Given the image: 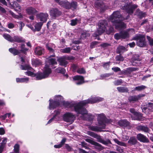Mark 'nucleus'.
I'll return each mask as SVG.
<instances>
[{"mask_svg":"<svg viewBox=\"0 0 153 153\" xmlns=\"http://www.w3.org/2000/svg\"><path fill=\"white\" fill-rule=\"evenodd\" d=\"M120 12L116 11L114 12L108 18V21L111 22L112 24L115 26L116 29L126 27V25L121 21L124 19H120Z\"/></svg>","mask_w":153,"mask_h":153,"instance_id":"obj_3","label":"nucleus"},{"mask_svg":"<svg viewBox=\"0 0 153 153\" xmlns=\"http://www.w3.org/2000/svg\"><path fill=\"white\" fill-rule=\"evenodd\" d=\"M126 51V48L122 46H119L117 48L116 51L117 53H123V52Z\"/></svg>","mask_w":153,"mask_h":153,"instance_id":"obj_28","label":"nucleus"},{"mask_svg":"<svg viewBox=\"0 0 153 153\" xmlns=\"http://www.w3.org/2000/svg\"><path fill=\"white\" fill-rule=\"evenodd\" d=\"M9 51L14 56L18 55L20 53V51L14 48H10L9 49Z\"/></svg>","mask_w":153,"mask_h":153,"instance_id":"obj_27","label":"nucleus"},{"mask_svg":"<svg viewBox=\"0 0 153 153\" xmlns=\"http://www.w3.org/2000/svg\"><path fill=\"white\" fill-rule=\"evenodd\" d=\"M29 81V78L27 77L25 78H17L16 81L17 82H25L27 83Z\"/></svg>","mask_w":153,"mask_h":153,"instance_id":"obj_32","label":"nucleus"},{"mask_svg":"<svg viewBox=\"0 0 153 153\" xmlns=\"http://www.w3.org/2000/svg\"><path fill=\"white\" fill-rule=\"evenodd\" d=\"M71 50V49L70 47H67L65 48L62 49L60 50V51L64 53H69Z\"/></svg>","mask_w":153,"mask_h":153,"instance_id":"obj_40","label":"nucleus"},{"mask_svg":"<svg viewBox=\"0 0 153 153\" xmlns=\"http://www.w3.org/2000/svg\"><path fill=\"white\" fill-rule=\"evenodd\" d=\"M94 6L100 9L101 11H103L106 9L102 1L100 0H98L95 1Z\"/></svg>","mask_w":153,"mask_h":153,"instance_id":"obj_15","label":"nucleus"},{"mask_svg":"<svg viewBox=\"0 0 153 153\" xmlns=\"http://www.w3.org/2000/svg\"><path fill=\"white\" fill-rule=\"evenodd\" d=\"M34 52L36 55L41 56L44 53V50L42 48L37 46L34 49Z\"/></svg>","mask_w":153,"mask_h":153,"instance_id":"obj_19","label":"nucleus"},{"mask_svg":"<svg viewBox=\"0 0 153 153\" xmlns=\"http://www.w3.org/2000/svg\"><path fill=\"white\" fill-rule=\"evenodd\" d=\"M0 12L2 13H6V11L3 7L0 6Z\"/></svg>","mask_w":153,"mask_h":153,"instance_id":"obj_62","label":"nucleus"},{"mask_svg":"<svg viewBox=\"0 0 153 153\" xmlns=\"http://www.w3.org/2000/svg\"><path fill=\"white\" fill-rule=\"evenodd\" d=\"M77 72L79 74H82L85 73V71L83 68H79L77 71Z\"/></svg>","mask_w":153,"mask_h":153,"instance_id":"obj_54","label":"nucleus"},{"mask_svg":"<svg viewBox=\"0 0 153 153\" xmlns=\"http://www.w3.org/2000/svg\"><path fill=\"white\" fill-rule=\"evenodd\" d=\"M97 120L99 125L100 127L92 126L90 127V129L91 130L96 132L102 131V129L105 128V123L108 122V121L103 114H101L98 115Z\"/></svg>","mask_w":153,"mask_h":153,"instance_id":"obj_4","label":"nucleus"},{"mask_svg":"<svg viewBox=\"0 0 153 153\" xmlns=\"http://www.w3.org/2000/svg\"><path fill=\"white\" fill-rule=\"evenodd\" d=\"M56 71L58 73L65 74V69L59 67L56 69Z\"/></svg>","mask_w":153,"mask_h":153,"instance_id":"obj_35","label":"nucleus"},{"mask_svg":"<svg viewBox=\"0 0 153 153\" xmlns=\"http://www.w3.org/2000/svg\"><path fill=\"white\" fill-rule=\"evenodd\" d=\"M56 100L53 101V100H49V109L50 110L53 109L60 105V102L62 99V97L60 95L57 96L55 97Z\"/></svg>","mask_w":153,"mask_h":153,"instance_id":"obj_6","label":"nucleus"},{"mask_svg":"<svg viewBox=\"0 0 153 153\" xmlns=\"http://www.w3.org/2000/svg\"><path fill=\"white\" fill-rule=\"evenodd\" d=\"M3 37L6 40L10 42H13V37L9 34H4L3 35Z\"/></svg>","mask_w":153,"mask_h":153,"instance_id":"obj_33","label":"nucleus"},{"mask_svg":"<svg viewBox=\"0 0 153 153\" xmlns=\"http://www.w3.org/2000/svg\"><path fill=\"white\" fill-rule=\"evenodd\" d=\"M128 139V137L127 136L123 135L122 137V140L124 141L127 140Z\"/></svg>","mask_w":153,"mask_h":153,"instance_id":"obj_64","label":"nucleus"},{"mask_svg":"<svg viewBox=\"0 0 153 153\" xmlns=\"http://www.w3.org/2000/svg\"><path fill=\"white\" fill-rule=\"evenodd\" d=\"M122 38L125 39L128 37L129 35L126 31H123L121 32Z\"/></svg>","mask_w":153,"mask_h":153,"instance_id":"obj_43","label":"nucleus"},{"mask_svg":"<svg viewBox=\"0 0 153 153\" xmlns=\"http://www.w3.org/2000/svg\"><path fill=\"white\" fill-rule=\"evenodd\" d=\"M85 140L86 142L91 143L92 145H94L95 146V148L99 151H100L103 150L104 148L101 144L95 142L91 139L87 138Z\"/></svg>","mask_w":153,"mask_h":153,"instance_id":"obj_11","label":"nucleus"},{"mask_svg":"<svg viewBox=\"0 0 153 153\" xmlns=\"http://www.w3.org/2000/svg\"><path fill=\"white\" fill-rule=\"evenodd\" d=\"M118 124L121 126L126 127L129 125V123L126 120L124 119L119 121Z\"/></svg>","mask_w":153,"mask_h":153,"instance_id":"obj_25","label":"nucleus"},{"mask_svg":"<svg viewBox=\"0 0 153 153\" xmlns=\"http://www.w3.org/2000/svg\"><path fill=\"white\" fill-rule=\"evenodd\" d=\"M137 129L139 131H142L144 132L148 133L150 131V129L147 126L139 125L137 127Z\"/></svg>","mask_w":153,"mask_h":153,"instance_id":"obj_24","label":"nucleus"},{"mask_svg":"<svg viewBox=\"0 0 153 153\" xmlns=\"http://www.w3.org/2000/svg\"><path fill=\"white\" fill-rule=\"evenodd\" d=\"M77 21L78 19H72L71 21L70 25L72 26H75L77 24Z\"/></svg>","mask_w":153,"mask_h":153,"instance_id":"obj_52","label":"nucleus"},{"mask_svg":"<svg viewBox=\"0 0 153 153\" xmlns=\"http://www.w3.org/2000/svg\"><path fill=\"white\" fill-rule=\"evenodd\" d=\"M137 140L140 142L145 143H148L149 139L144 135L141 134H138L137 135Z\"/></svg>","mask_w":153,"mask_h":153,"instance_id":"obj_17","label":"nucleus"},{"mask_svg":"<svg viewBox=\"0 0 153 153\" xmlns=\"http://www.w3.org/2000/svg\"><path fill=\"white\" fill-rule=\"evenodd\" d=\"M19 144H16L14 146V152L15 153H19Z\"/></svg>","mask_w":153,"mask_h":153,"instance_id":"obj_48","label":"nucleus"},{"mask_svg":"<svg viewBox=\"0 0 153 153\" xmlns=\"http://www.w3.org/2000/svg\"><path fill=\"white\" fill-rule=\"evenodd\" d=\"M59 4L61 6L66 9L71 8L70 4L69 2L66 1H61L59 2Z\"/></svg>","mask_w":153,"mask_h":153,"instance_id":"obj_22","label":"nucleus"},{"mask_svg":"<svg viewBox=\"0 0 153 153\" xmlns=\"http://www.w3.org/2000/svg\"><path fill=\"white\" fill-rule=\"evenodd\" d=\"M25 45L24 44H22L21 45V50H19L20 51V53L22 52L25 53V52L28 50V49L26 48L25 47Z\"/></svg>","mask_w":153,"mask_h":153,"instance_id":"obj_41","label":"nucleus"},{"mask_svg":"<svg viewBox=\"0 0 153 153\" xmlns=\"http://www.w3.org/2000/svg\"><path fill=\"white\" fill-rule=\"evenodd\" d=\"M48 62L51 65L56 64L57 62L56 61L55 59L53 58H51L48 60Z\"/></svg>","mask_w":153,"mask_h":153,"instance_id":"obj_50","label":"nucleus"},{"mask_svg":"<svg viewBox=\"0 0 153 153\" xmlns=\"http://www.w3.org/2000/svg\"><path fill=\"white\" fill-rule=\"evenodd\" d=\"M115 59L117 61H123L124 59L123 57L120 54L116 56Z\"/></svg>","mask_w":153,"mask_h":153,"instance_id":"obj_46","label":"nucleus"},{"mask_svg":"<svg viewBox=\"0 0 153 153\" xmlns=\"http://www.w3.org/2000/svg\"><path fill=\"white\" fill-rule=\"evenodd\" d=\"M43 23L42 22H38L35 25V31H40L41 28V27Z\"/></svg>","mask_w":153,"mask_h":153,"instance_id":"obj_31","label":"nucleus"},{"mask_svg":"<svg viewBox=\"0 0 153 153\" xmlns=\"http://www.w3.org/2000/svg\"><path fill=\"white\" fill-rule=\"evenodd\" d=\"M46 47L47 49L49 51L50 53H53L52 55H51V57H54L55 56V55L54 53V50L51 48L49 45H46Z\"/></svg>","mask_w":153,"mask_h":153,"instance_id":"obj_36","label":"nucleus"},{"mask_svg":"<svg viewBox=\"0 0 153 153\" xmlns=\"http://www.w3.org/2000/svg\"><path fill=\"white\" fill-rule=\"evenodd\" d=\"M7 142V138H4L2 141V142L1 143V146H3L4 147L5 145Z\"/></svg>","mask_w":153,"mask_h":153,"instance_id":"obj_59","label":"nucleus"},{"mask_svg":"<svg viewBox=\"0 0 153 153\" xmlns=\"http://www.w3.org/2000/svg\"><path fill=\"white\" fill-rule=\"evenodd\" d=\"M137 7V5L129 3L124 5L123 9L125 10L128 14H132L134 10Z\"/></svg>","mask_w":153,"mask_h":153,"instance_id":"obj_8","label":"nucleus"},{"mask_svg":"<svg viewBox=\"0 0 153 153\" xmlns=\"http://www.w3.org/2000/svg\"><path fill=\"white\" fill-rule=\"evenodd\" d=\"M89 36V34L88 33L87 34L85 33H83L81 34V37L82 39L85 38L87 36Z\"/></svg>","mask_w":153,"mask_h":153,"instance_id":"obj_60","label":"nucleus"},{"mask_svg":"<svg viewBox=\"0 0 153 153\" xmlns=\"http://www.w3.org/2000/svg\"><path fill=\"white\" fill-rule=\"evenodd\" d=\"M110 63V62H104L103 63V66L105 69H108L109 67Z\"/></svg>","mask_w":153,"mask_h":153,"instance_id":"obj_47","label":"nucleus"},{"mask_svg":"<svg viewBox=\"0 0 153 153\" xmlns=\"http://www.w3.org/2000/svg\"><path fill=\"white\" fill-rule=\"evenodd\" d=\"M134 40L137 41V45L140 47H143L146 45L144 36L142 35H137L134 38Z\"/></svg>","mask_w":153,"mask_h":153,"instance_id":"obj_7","label":"nucleus"},{"mask_svg":"<svg viewBox=\"0 0 153 153\" xmlns=\"http://www.w3.org/2000/svg\"><path fill=\"white\" fill-rule=\"evenodd\" d=\"M146 87L145 85H141L136 87L133 90V91H141L146 88Z\"/></svg>","mask_w":153,"mask_h":153,"instance_id":"obj_30","label":"nucleus"},{"mask_svg":"<svg viewBox=\"0 0 153 153\" xmlns=\"http://www.w3.org/2000/svg\"><path fill=\"white\" fill-rule=\"evenodd\" d=\"M11 6V8L14 9L16 11L20 12L21 11V7L19 4L16 1H14L12 4H10Z\"/></svg>","mask_w":153,"mask_h":153,"instance_id":"obj_23","label":"nucleus"},{"mask_svg":"<svg viewBox=\"0 0 153 153\" xmlns=\"http://www.w3.org/2000/svg\"><path fill=\"white\" fill-rule=\"evenodd\" d=\"M75 118L74 115L70 113H67L63 116L64 120L67 122L72 123L74 121Z\"/></svg>","mask_w":153,"mask_h":153,"instance_id":"obj_10","label":"nucleus"},{"mask_svg":"<svg viewBox=\"0 0 153 153\" xmlns=\"http://www.w3.org/2000/svg\"><path fill=\"white\" fill-rule=\"evenodd\" d=\"M122 83V81L120 80H117L114 82V84L116 85H120Z\"/></svg>","mask_w":153,"mask_h":153,"instance_id":"obj_63","label":"nucleus"},{"mask_svg":"<svg viewBox=\"0 0 153 153\" xmlns=\"http://www.w3.org/2000/svg\"><path fill=\"white\" fill-rule=\"evenodd\" d=\"M113 140L116 143L119 145L124 146H126L125 143L119 141L116 138L114 139Z\"/></svg>","mask_w":153,"mask_h":153,"instance_id":"obj_39","label":"nucleus"},{"mask_svg":"<svg viewBox=\"0 0 153 153\" xmlns=\"http://www.w3.org/2000/svg\"><path fill=\"white\" fill-rule=\"evenodd\" d=\"M20 68L22 70H31V68H30L28 65H20Z\"/></svg>","mask_w":153,"mask_h":153,"instance_id":"obj_44","label":"nucleus"},{"mask_svg":"<svg viewBox=\"0 0 153 153\" xmlns=\"http://www.w3.org/2000/svg\"><path fill=\"white\" fill-rule=\"evenodd\" d=\"M131 60L140 61L139 56L137 55H134L132 58Z\"/></svg>","mask_w":153,"mask_h":153,"instance_id":"obj_56","label":"nucleus"},{"mask_svg":"<svg viewBox=\"0 0 153 153\" xmlns=\"http://www.w3.org/2000/svg\"><path fill=\"white\" fill-rule=\"evenodd\" d=\"M147 106L148 108H144L145 110H148L149 109H153V104L152 103L150 102L149 103Z\"/></svg>","mask_w":153,"mask_h":153,"instance_id":"obj_45","label":"nucleus"},{"mask_svg":"<svg viewBox=\"0 0 153 153\" xmlns=\"http://www.w3.org/2000/svg\"><path fill=\"white\" fill-rule=\"evenodd\" d=\"M121 35V32L119 33H116L114 35V38L117 40H118L122 38Z\"/></svg>","mask_w":153,"mask_h":153,"instance_id":"obj_53","label":"nucleus"},{"mask_svg":"<svg viewBox=\"0 0 153 153\" xmlns=\"http://www.w3.org/2000/svg\"><path fill=\"white\" fill-rule=\"evenodd\" d=\"M112 70L115 72H117L121 71L120 68L118 67H113L112 68Z\"/></svg>","mask_w":153,"mask_h":153,"instance_id":"obj_61","label":"nucleus"},{"mask_svg":"<svg viewBox=\"0 0 153 153\" xmlns=\"http://www.w3.org/2000/svg\"><path fill=\"white\" fill-rule=\"evenodd\" d=\"M51 70L47 65H46L44 68L43 73L41 72H38L36 74H34L30 71H27L25 72V74L28 76H36V79L41 80L45 78L48 76L51 73Z\"/></svg>","mask_w":153,"mask_h":153,"instance_id":"obj_5","label":"nucleus"},{"mask_svg":"<svg viewBox=\"0 0 153 153\" xmlns=\"http://www.w3.org/2000/svg\"><path fill=\"white\" fill-rule=\"evenodd\" d=\"M136 13V15H138L140 18L145 17L146 15L145 13L140 11L138 9L137 10Z\"/></svg>","mask_w":153,"mask_h":153,"instance_id":"obj_34","label":"nucleus"},{"mask_svg":"<svg viewBox=\"0 0 153 153\" xmlns=\"http://www.w3.org/2000/svg\"><path fill=\"white\" fill-rule=\"evenodd\" d=\"M57 61L58 62L59 65L65 67H66L68 63V62L65 60L63 56L57 59Z\"/></svg>","mask_w":153,"mask_h":153,"instance_id":"obj_21","label":"nucleus"},{"mask_svg":"<svg viewBox=\"0 0 153 153\" xmlns=\"http://www.w3.org/2000/svg\"><path fill=\"white\" fill-rule=\"evenodd\" d=\"M48 16V14L43 13H40L36 15V17L37 19L42 22V23L47 21Z\"/></svg>","mask_w":153,"mask_h":153,"instance_id":"obj_13","label":"nucleus"},{"mask_svg":"<svg viewBox=\"0 0 153 153\" xmlns=\"http://www.w3.org/2000/svg\"><path fill=\"white\" fill-rule=\"evenodd\" d=\"M137 142V140L135 137H132L130 139L128 143L134 145Z\"/></svg>","mask_w":153,"mask_h":153,"instance_id":"obj_42","label":"nucleus"},{"mask_svg":"<svg viewBox=\"0 0 153 153\" xmlns=\"http://www.w3.org/2000/svg\"><path fill=\"white\" fill-rule=\"evenodd\" d=\"M32 64L35 66H38L41 64V62L40 60L36 59L32 62Z\"/></svg>","mask_w":153,"mask_h":153,"instance_id":"obj_37","label":"nucleus"},{"mask_svg":"<svg viewBox=\"0 0 153 153\" xmlns=\"http://www.w3.org/2000/svg\"><path fill=\"white\" fill-rule=\"evenodd\" d=\"M54 115L53 116L51 119H50L48 122V123H50L53 121L54 120L55 121H57L59 119V117L58 115L60 114V111L59 110H55L54 111Z\"/></svg>","mask_w":153,"mask_h":153,"instance_id":"obj_16","label":"nucleus"},{"mask_svg":"<svg viewBox=\"0 0 153 153\" xmlns=\"http://www.w3.org/2000/svg\"><path fill=\"white\" fill-rule=\"evenodd\" d=\"M74 80H75V83L77 85H80L84 82V77L81 76H76L73 78Z\"/></svg>","mask_w":153,"mask_h":153,"instance_id":"obj_18","label":"nucleus"},{"mask_svg":"<svg viewBox=\"0 0 153 153\" xmlns=\"http://www.w3.org/2000/svg\"><path fill=\"white\" fill-rule=\"evenodd\" d=\"M9 13L10 15H11L13 17L16 18L18 19L19 17L18 16L15 15L12 11L11 10L9 11Z\"/></svg>","mask_w":153,"mask_h":153,"instance_id":"obj_57","label":"nucleus"},{"mask_svg":"<svg viewBox=\"0 0 153 153\" xmlns=\"http://www.w3.org/2000/svg\"><path fill=\"white\" fill-rule=\"evenodd\" d=\"M99 28L97 30V33H95L93 34V36L97 37L98 35H101L106 30L108 34H110L112 33L114 28L111 26H108V24L107 21L105 20H101L99 22L98 25Z\"/></svg>","mask_w":153,"mask_h":153,"instance_id":"obj_2","label":"nucleus"},{"mask_svg":"<svg viewBox=\"0 0 153 153\" xmlns=\"http://www.w3.org/2000/svg\"><path fill=\"white\" fill-rule=\"evenodd\" d=\"M70 4L71 8L72 7L74 9H76L77 6V3L76 1H72Z\"/></svg>","mask_w":153,"mask_h":153,"instance_id":"obj_49","label":"nucleus"},{"mask_svg":"<svg viewBox=\"0 0 153 153\" xmlns=\"http://www.w3.org/2000/svg\"><path fill=\"white\" fill-rule=\"evenodd\" d=\"M50 14L53 18L55 19L60 16L62 12L57 8H52L50 11Z\"/></svg>","mask_w":153,"mask_h":153,"instance_id":"obj_12","label":"nucleus"},{"mask_svg":"<svg viewBox=\"0 0 153 153\" xmlns=\"http://www.w3.org/2000/svg\"><path fill=\"white\" fill-rule=\"evenodd\" d=\"M19 24V30L20 31L22 30V28L24 26V24L22 22H18Z\"/></svg>","mask_w":153,"mask_h":153,"instance_id":"obj_55","label":"nucleus"},{"mask_svg":"<svg viewBox=\"0 0 153 153\" xmlns=\"http://www.w3.org/2000/svg\"><path fill=\"white\" fill-rule=\"evenodd\" d=\"M136 68H128L124 72V73L126 74H130V73L132 71H135Z\"/></svg>","mask_w":153,"mask_h":153,"instance_id":"obj_38","label":"nucleus"},{"mask_svg":"<svg viewBox=\"0 0 153 153\" xmlns=\"http://www.w3.org/2000/svg\"><path fill=\"white\" fill-rule=\"evenodd\" d=\"M88 133L89 135L97 139L98 142L104 145H107L108 144L107 142L102 139L101 137L97 134L91 131H88Z\"/></svg>","mask_w":153,"mask_h":153,"instance_id":"obj_9","label":"nucleus"},{"mask_svg":"<svg viewBox=\"0 0 153 153\" xmlns=\"http://www.w3.org/2000/svg\"><path fill=\"white\" fill-rule=\"evenodd\" d=\"M147 39L149 40L150 45L153 46V39H152L149 36H147Z\"/></svg>","mask_w":153,"mask_h":153,"instance_id":"obj_58","label":"nucleus"},{"mask_svg":"<svg viewBox=\"0 0 153 153\" xmlns=\"http://www.w3.org/2000/svg\"><path fill=\"white\" fill-rule=\"evenodd\" d=\"M13 42H15L18 43L23 42H24V40L22 37L18 36H14L13 37Z\"/></svg>","mask_w":153,"mask_h":153,"instance_id":"obj_26","label":"nucleus"},{"mask_svg":"<svg viewBox=\"0 0 153 153\" xmlns=\"http://www.w3.org/2000/svg\"><path fill=\"white\" fill-rule=\"evenodd\" d=\"M117 89L120 92H127L128 91V88L125 87H120L117 88Z\"/></svg>","mask_w":153,"mask_h":153,"instance_id":"obj_29","label":"nucleus"},{"mask_svg":"<svg viewBox=\"0 0 153 153\" xmlns=\"http://www.w3.org/2000/svg\"><path fill=\"white\" fill-rule=\"evenodd\" d=\"M145 95L142 94H139L137 95H134L130 96L128 98V100L130 102H134L137 101L140 98L144 97Z\"/></svg>","mask_w":153,"mask_h":153,"instance_id":"obj_14","label":"nucleus"},{"mask_svg":"<svg viewBox=\"0 0 153 153\" xmlns=\"http://www.w3.org/2000/svg\"><path fill=\"white\" fill-rule=\"evenodd\" d=\"M140 61L131 60V63L134 66H139L140 65Z\"/></svg>","mask_w":153,"mask_h":153,"instance_id":"obj_51","label":"nucleus"},{"mask_svg":"<svg viewBox=\"0 0 153 153\" xmlns=\"http://www.w3.org/2000/svg\"><path fill=\"white\" fill-rule=\"evenodd\" d=\"M103 100V99L102 98L95 97L82 101L75 105L68 102H65L64 104L67 108H70L72 110L74 109L77 114H81L83 120H89V118L91 116V114L88 113L86 109L83 107V106L87 104L96 103Z\"/></svg>","mask_w":153,"mask_h":153,"instance_id":"obj_1","label":"nucleus"},{"mask_svg":"<svg viewBox=\"0 0 153 153\" xmlns=\"http://www.w3.org/2000/svg\"><path fill=\"white\" fill-rule=\"evenodd\" d=\"M26 13L29 15H33L38 12L37 11L34 7H29L26 9Z\"/></svg>","mask_w":153,"mask_h":153,"instance_id":"obj_20","label":"nucleus"}]
</instances>
